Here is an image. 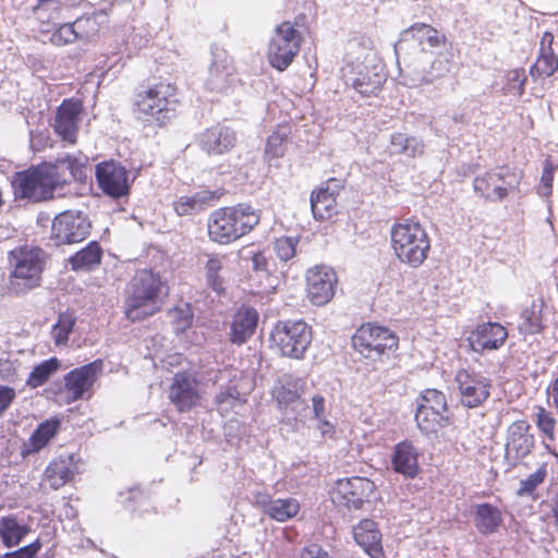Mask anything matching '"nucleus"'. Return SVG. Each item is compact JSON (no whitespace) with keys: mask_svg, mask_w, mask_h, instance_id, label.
Masks as SVG:
<instances>
[{"mask_svg":"<svg viewBox=\"0 0 558 558\" xmlns=\"http://www.w3.org/2000/svg\"><path fill=\"white\" fill-rule=\"evenodd\" d=\"M202 387L196 374L179 372L172 377L168 398L179 412H189L196 408L202 399Z\"/></svg>","mask_w":558,"mask_h":558,"instance_id":"2eb2a0df","label":"nucleus"},{"mask_svg":"<svg viewBox=\"0 0 558 558\" xmlns=\"http://www.w3.org/2000/svg\"><path fill=\"white\" fill-rule=\"evenodd\" d=\"M72 25L75 33H77L78 40H89L97 32V21L93 16L77 17Z\"/></svg>","mask_w":558,"mask_h":558,"instance_id":"09e8293b","label":"nucleus"},{"mask_svg":"<svg viewBox=\"0 0 558 558\" xmlns=\"http://www.w3.org/2000/svg\"><path fill=\"white\" fill-rule=\"evenodd\" d=\"M275 251L281 260H289L295 254V241L291 238H280L275 243Z\"/></svg>","mask_w":558,"mask_h":558,"instance_id":"3c124183","label":"nucleus"},{"mask_svg":"<svg viewBox=\"0 0 558 558\" xmlns=\"http://www.w3.org/2000/svg\"><path fill=\"white\" fill-rule=\"evenodd\" d=\"M555 166L549 159L544 162V169L541 178L542 184H553Z\"/></svg>","mask_w":558,"mask_h":558,"instance_id":"052dcab7","label":"nucleus"},{"mask_svg":"<svg viewBox=\"0 0 558 558\" xmlns=\"http://www.w3.org/2000/svg\"><path fill=\"white\" fill-rule=\"evenodd\" d=\"M270 338L283 356L302 359L312 342V329L303 320L279 322Z\"/></svg>","mask_w":558,"mask_h":558,"instance_id":"6e6552de","label":"nucleus"},{"mask_svg":"<svg viewBox=\"0 0 558 558\" xmlns=\"http://www.w3.org/2000/svg\"><path fill=\"white\" fill-rule=\"evenodd\" d=\"M418 428L425 434L437 432L448 422V408L445 395L436 389H427L421 397L415 413Z\"/></svg>","mask_w":558,"mask_h":558,"instance_id":"4468645a","label":"nucleus"},{"mask_svg":"<svg viewBox=\"0 0 558 558\" xmlns=\"http://www.w3.org/2000/svg\"><path fill=\"white\" fill-rule=\"evenodd\" d=\"M537 427L549 438L554 439L556 421L551 414L543 408L536 413Z\"/></svg>","mask_w":558,"mask_h":558,"instance_id":"8fccbe9b","label":"nucleus"},{"mask_svg":"<svg viewBox=\"0 0 558 558\" xmlns=\"http://www.w3.org/2000/svg\"><path fill=\"white\" fill-rule=\"evenodd\" d=\"M213 58L206 86L209 90L225 93L234 81L232 60L222 49L213 51Z\"/></svg>","mask_w":558,"mask_h":558,"instance_id":"4be33fe9","label":"nucleus"},{"mask_svg":"<svg viewBox=\"0 0 558 558\" xmlns=\"http://www.w3.org/2000/svg\"><path fill=\"white\" fill-rule=\"evenodd\" d=\"M46 253L36 246H21L10 252L9 289L15 294H24L41 282Z\"/></svg>","mask_w":558,"mask_h":558,"instance_id":"423d86ee","label":"nucleus"},{"mask_svg":"<svg viewBox=\"0 0 558 558\" xmlns=\"http://www.w3.org/2000/svg\"><path fill=\"white\" fill-rule=\"evenodd\" d=\"M96 180L101 191L112 197L120 198L130 192V173L121 163L109 160L96 166Z\"/></svg>","mask_w":558,"mask_h":558,"instance_id":"f3484780","label":"nucleus"},{"mask_svg":"<svg viewBox=\"0 0 558 558\" xmlns=\"http://www.w3.org/2000/svg\"><path fill=\"white\" fill-rule=\"evenodd\" d=\"M102 257V250L98 242L92 241L84 248L69 258L72 270L90 271L95 269Z\"/></svg>","mask_w":558,"mask_h":558,"instance_id":"2f4dec72","label":"nucleus"},{"mask_svg":"<svg viewBox=\"0 0 558 558\" xmlns=\"http://www.w3.org/2000/svg\"><path fill=\"white\" fill-rule=\"evenodd\" d=\"M29 529L14 515L0 518V539L7 547L19 545L27 535Z\"/></svg>","mask_w":558,"mask_h":558,"instance_id":"72a5a7b5","label":"nucleus"},{"mask_svg":"<svg viewBox=\"0 0 558 558\" xmlns=\"http://www.w3.org/2000/svg\"><path fill=\"white\" fill-rule=\"evenodd\" d=\"M542 329L541 319L537 315L532 314V317L529 318V326L526 327V331L530 333L539 332Z\"/></svg>","mask_w":558,"mask_h":558,"instance_id":"0e129e2a","label":"nucleus"},{"mask_svg":"<svg viewBox=\"0 0 558 558\" xmlns=\"http://www.w3.org/2000/svg\"><path fill=\"white\" fill-rule=\"evenodd\" d=\"M92 228L86 214L80 210H65L52 221L51 239L57 245L73 244L85 240Z\"/></svg>","mask_w":558,"mask_h":558,"instance_id":"ddd939ff","label":"nucleus"},{"mask_svg":"<svg viewBox=\"0 0 558 558\" xmlns=\"http://www.w3.org/2000/svg\"><path fill=\"white\" fill-rule=\"evenodd\" d=\"M336 197L323 191L319 187L314 190L311 194V208L315 219L325 220L329 219L336 211Z\"/></svg>","mask_w":558,"mask_h":558,"instance_id":"f704fd0d","label":"nucleus"},{"mask_svg":"<svg viewBox=\"0 0 558 558\" xmlns=\"http://www.w3.org/2000/svg\"><path fill=\"white\" fill-rule=\"evenodd\" d=\"M461 402L468 408L482 404L489 396L490 381L486 377L461 369L456 375Z\"/></svg>","mask_w":558,"mask_h":558,"instance_id":"aec40b11","label":"nucleus"},{"mask_svg":"<svg viewBox=\"0 0 558 558\" xmlns=\"http://www.w3.org/2000/svg\"><path fill=\"white\" fill-rule=\"evenodd\" d=\"M167 295L166 282L159 272L140 269L126 284L124 314L131 322H138L156 314Z\"/></svg>","mask_w":558,"mask_h":558,"instance_id":"7ed1b4c3","label":"nucleus"},{"mask_svg":"<svg viewBox=\"0 0 558 558\" xmlns=\"http://www.w3.org/2000/svg\"><path fill=\"white\" fill-rule=\"evenodd\" d=\"M375 484L365 477H351L337 481L332 493V502L348 509H360L371 498Z\"/></svg>","mask_w":558,"mask_h":558,"instance_id":"dca6fc26","label":"nucleus"},{"mask_svg":"<svg viewBox=\"0 0 558 558\" xmlns=\"http://www.w3.org/2000/svg\"><path fill=\"white\" fill-rule=\"evenodd\" d=\"M342 76L347 84L365 97L376 96L386 82L385 66L374 53H366L363 58L357 56L355 59L348 54Z\"/></svg>","mask_w":558,"mask_h":558,"instance_id":"0eeeda50","label":"nucleus"},{"mask_svg":"<svg viewBox=\"0 0 558 558\" xmlns=\"http://www.w3.org/2000/svg\"><path fill=\"white\" fill-rule=\"evenodd\" d=\"M313 414L316 420H323L325 416V398L322 395L312 397Z\"/></svg>","mask_w":558,"mask_h":558,"instance_id":"13d9d810","label":"nucleus"},{"mask_svg":"<svg viewBox=\"0 0 558 558\" xmlns=\"http://www.w3.org/2000/svg\"><path fill=\"white\" fill-rule=\"evenodd\" d=\"M288 126H278L267 138L265 146V157L268 160L280 158L286 151V142L289 137Z\"/></svg>","mask_w":558,"mask_h":558,"instance_id":"a19ab883","label":"nucleus"},{"mask_svg":"<svg viewBox=\"0 0 558 558\" xmlns=\"http://www.w3.org/2000/svg\"><path fill=\"white\" fill-rule=\"evenodd\" d=\"M102 371V362L96 360L89 364L74 368L64 376V389L70 401L86 398Z\"/></svg>","mask_w":558,"mask_h":558,"instance_id":"6ab92c4d","label":"nucleus"},{"mask_svg":"<svg viewBox=\"0 0 558 558\" xmlns=\"http://www.w3.org/2000/svg\"><path fill=\"white\" fill-rule=\"evenodd\" d=\"M553 43H554V35L551 33H544L542 39H541V44H539V51H544V52H547V51H554L553 50Z\"/></svg>","mask_w":558,"mask_h":558,"instance_id":"e2e57ef3","label":"nucleus"},{"mask_svg":"<svg viewBox=\"0 0 558 558\" xmlns=\"http://www.w3.org/2000/svg\"><path fill=\"white\" fill-rule=\"evenodd\" d=\"M298 558H333L319 544L311 543L302 547L298 553Z\"/></svg>","mask_w":558,"mask_h":558,"instance_id":"864d4df0","label":"nucleus"},{"mask_svg":"<svg viewBox=\"0 0 558 558\" xmlns=\"http://www.w3.org/2000/svg\"><path fill=\"white\" fill-rule=\"evenodd\" d=\"M218 197L217 192L199 191L191 196L180 197L174 203V210L179 216L195 215L211 205Z\"/></svg>","mask_w":558,"mask_h":558,"instance_id":"7c9ffc66","label":"nucleus"},{"mask_svg":"<svg viewBox=\"0 0 558 558\" xmlns=\"http://www.w3.org/2000/svg\"><path fill=\"white\" fill-rule=\"evenodd\" d=\"M64 11L63 0H38L33 8V13L40 23L41 32H50L51 28H54L63 20Z\"/></svg>","mask_w":558,"mask_h":558,"instance_id":"c756f323","label":"nucleus"},{"mask_svg":"<svg viewBox=\"0 0 558 558\" xmlns=\"http://www.w3.org/2000/svg\"><path fill=\"white\" fill-rule=\"evenodd\" d=\"M253 268L256 271L267 270V258L262 252L254 253L252 256Z\"/></svg>","mask_w":558,"mask_h":558,"instance_id":"680f3d73","label":"nucleus"},{"mask_svg":"<svg viewBox=\"0 0 558 558\" xmlns=\"http://www.w3.org/2000/svg\"><path fill=\"white\" fill-rule=\"evenodd\" d=\"M59 427L60 422L57 418H50L39 424L26 445L27 450L36 452L43 449L56 436Z\"/></svg>","mask_w":558,"mask_h":558,"instance_id":"c9c22d12","label":"nucleus"},{"mask_svg":"<svg viewBox=\"0 0 558 558\" xmlns=\"http://www.w3.org/2000/svg\"><path fill=\"white\" fill-rule=\"evenodd\" d=\"M199 148L208 155H223L236 144V133L225 124H216L197 137Z\"/></svg>","mask_w":558,"mask_h":558,"instance_id":"412c9836","label":"nucleus"},{"mask_svg":"<svg viewBox=\"0 0 558 558\" xmlns=\"http://www.w3.org/2000/svg\"><path fill=\"white\" fill-rule=\"evenodd\" d=\"M15 397L16 392L13 388L0 385V415L10 407Z\"/></svg>","mask_w":558,"mask_h":558,"instance_id":"4d7b16f0","label":"nucleus"},{"mask_svg":"<svg viewBox=\"0 0 558 558\" xmlns=\"http://www.w3.org/2000/svg\"><path fill=\"white\" fill-rule=\"evenodd\" d=\"M390 150L392 154H403L409 157L421 156L424 151L423 142L414 136L404 133H393L390 138Z\"/></svg>","mask_w":558,"mask_h":558,"instance_id":"4c0bfd02","label":"nucleus"},{"mask_svg":"<svg viewBox=\"0 0 558 558\" xmlns=\"http://www.w3.org/2000/svg\"><path fill=\"white\" fill-rule=\"evenodd\" d=\"M302 36L290 22H283L275 29L268 45V60L279 71L286 70L300 51Z\"/></svg>","mask_w":558,"mask_h":558,"instance_id":"9b49d317","label":"nucleus"},{"mask_svg":"<svg viewBox=\"0 0 558 558\" xmlns=\"http://www.w3.org/2000/svg\"><path fill=\"white\" fill-rule=\"evenodd\" d=\"M258 322V314L254 308L242 307L233 316L230 340L241 345L254 333Z\"/></svg>","mask_w":558,"mask_h":558,"instance_id":"c85d7f7f","label":"nucleus"},{"mask_svg":"<svg viewBox=\"0 0 558 558\" xmlns=\"http://www.w3.org/2000/svg\"><path fill=\"white\" fill-rule=\"evenodd\" d=\"M41 544L36 541L25 547H22L15 551L8 553L3 556V558H35L37 553L39 551Z\"/></svg>","mask_w":558,"mask_h":558,"instance_id":"6e6d98bb","label":"nucleus"},{"mask_svg":"<svg viewBox=\"0 0 558 558\" xmlns=\"http://www.w3.org/2000/svg\"><path fill=\"white\" fill-rule=\"evenodd\" d=\"M546 475L545 469H538L530 474L525 480L521 481L519 493L531 494L541 483L544 482Z\"/></svg>","mask_w":558,"mask_h":558,"instance_id":"603ef678","label":"nucleus"},{"mask_svg":"<svg viewBox=\"0 0 558 558\" xmlns=\"http://www.w3.org/2000/svg\"><path fill=\"white\" fill-rule=\"evenodd\" d=\"M75 325V317L71 313H61L57 323L52 326L51 337L56 345H64L68 342L69 335Z\"/></svg>","mask_w":558,"mask_h":558,"instance_id":"37998d69","label":"nucleus"},{"mask_svg":"<svg viewBox=\"0 0 558 558\" xmlns=\"http://www.w3.org/2000/svg\"><path fill=\"white\" fill-rule=\"evenodd\" d=\"M60 367L61 362L54 356L40 362L29 373L26 379V386L32 389L41 387L60 369Z\"/></svg>","mask_w":558,"mask_h":558,"instance_id":"e433bc0d","label":"nucleus"},{"mask_svg":"<svg viewBox=\"0 0 558 558\" xmlns=\"http://www.w3.org/2000/svg\"><path fill=\"white\" fill-rule=\"evenodd\" d=\"M398 336L388 328L373 324L362 325L352 337V345L366 359L376 360L384 353L397 350Z\"/></svg>","mask_w":558,"mask_h":558,"instance_id":"9d476101","label":"nucleus"},{"mask_svg":"<svg viewBox=\"0 0 558 558\" xmlns=\"http://www.w3.org/2000/svg\"><path fill=\"white\" fill-rule=\"evenodd\" d=\"M59 26L52 33L50 37V41L56 46H65L69 44H73L77 38V33H75L72 23H63L58 24Z\"/></svg>","mask_w":558,"mask_h":558,"instance_id":"de8ad7c7","label":"nucleus"},{"mask_svg":"<svg viewBox=\"0 0 558 558\" xmlns=\"http://www.w3.org/2000/svg\"><path fill=\"white\" fill-rule=\"evenodd\" d=\"M446 43L444 34L425 23L404 29L395 45L401 84L408 87L428 85L449 73L450 56L433 51Z\"/></svg>","mask_w":558,"mask_h":558,"instance_id":"f257e3e1","label":"nucleus"},{"mask_svg":"<svg viewBox=\"0 0 558 558\" xmlns=\"http://www.w3.org/2000/svg\"><path fill=\"white\" fill-rule=\"evenodd\" d=\"M508 332L498 323H486L477 326L470 337V345L475 352L497 350L506 341Z\"/></svg>","mask_w":558,"mask_h":558,"instance_id":"a878e982","label":"nucleus"},{"mask_svg":"<svg viewBox=\"0 0 558 558\" xmlns=\"http://www.w3.org/2000/svg\"><path fill=\"white\" fill-rule=\"evenodd\" d=\"M254 501L264 514L278 522H286L296 517L301 508L299 500L295 498L274 499L266 493L255 494Z\"/></svg>","mask_w":558,"mask_h":558,"instance_id":"b1692460","label":"nucleus"},{"mask_svg":"<svg viewBox=\"0 0 558 558\" xmlns=\"http://www.w3.org/2000/svg\"><path fill=\"white\" fill-rule=\"evenodd\" d=\"M82 105L78 100H64L57 109L53 129L70 144L76 143Z\"/></svg>","mask_w":558,"mask_h":558,"instance_id":"5701e85b","label":"nucleus"},{"mask_svg":"<svg viewBox=\"0 0 558 558\" xmlns=\"http://www.w3.org/2000/svg\"><path fill=\"white\" fill-rule=\"evenodd\" d=\"M258 222V213L248 205L219 208L209 215L208 235L213 242L229 244L251 232Z\"/></svg>","mask_w":558,"mask_h":558,"instance_id":"20e7f679","label":"nucleus"},{"mask_svg":"<svg viewBox=\"0 0 558 558\" xmlns=\"http://www.w3.org/2000/svg\"><path fill=\"white\" fill-rule=\"evenodd\" d=\"M523 173L507 167L496 168L473 180L474 192L488 202H501L508 194L517 190Z\"/></svg>","mask_w":558,"mask_h":558,"instance_id":"1a4fd4ad","label":"nucleus"},{"mask_svg":"<svg viewBox=\"0 0 558 558\" xmlns=\"http://www.w3.org/2000/svg\"><path fill=\"white\" fill-rule=\"evenodd\" d=\"M553 511H554V515L558 522V494H557V497H556V500H555V506L553 508Z\"/></svg>","mask_w":558,"mask_h":558,"instance_id":"774afa93","label":"nucleus"},{"mask_svg":"<svg viewBox=\"0 0 558 558\" xmlns=\"http://www.w3.org/2000/svg\"><path fill=\"white\" fill-rule=\"evenodd\" d=\"M474 523L482 534H492L501 525L500 510L490 504H481L475 508Z\"/></svg>","mask_w":558,"mask_h":558,"instance_id":"473e14b6","label":"nucleus"},{"mask_svg":"<svg viewBox=\"0 0 558 558\" xmlns=\"http://www.w3.org/2000/svg\"><path fill=\"white\" fill-rule=\"evenodd\" d=\"M216 403L220 407H233L240 401V392L234 387H229L227 390L219 392L216 398Z\"/></svg>","mask_w":558,"mask_h":558,"instance_id":"5fc2aeb1","label":"nucleus"},{"mask_svg":"<svg viewBox=\"0 0 558 558\" xmlns=\"http://www.w3.org/2000/svg\"><path fill=\"white\" fill-rule=\"evenodd\" d=\"M170 319L175 324V331L185 330L192 323L193 312L189 304H181L169 312Z\"/></svg>","mask_w":558,"mask_h":558,"instance_id":"49530a36","label":"nucleus"},{"mask_svg":"<svg viewBox=\"0 0 558 558\" xmlns=\"http://www.w3.org/2000/svg\"><path fill=\"white\" fill-rule=\"evenodd\" d=\"M226 260V255H213L205 265L207 284L216 292L223 290L225 280L221 271L225 268Z\"/></svg>","mask_w":558,"mask_h":558,"instance_id":"ea45409f","label":"nucleus"},{"mask_svg":"<svg viewBox=\"0 0 558 558\" xmlns=\"http://www.w3.org/2000/svg\"><path fill=\"white\" fill-rule=\"evenodd\" d=\"M73 477L70 463L63 459L53 460L45 470V478L53 489L63 486Z\"/></svg>","mask_w":558,"mask_h":558,"instance_id":"58836bf2","label":"nucleus"},{"mask_svg":"<svg viewBox=\"0 0 558 558\" xmlns=\"http://www.w3.org/2000/svg\"><path fill=\"white\" fill-rule=\"evenodd\" d=\"M303 386L304 381L301 379H296L292 387H290V383L282 385L276 392L277 401L286 405L296 402L303 391Z\"/></svg>","mask_w":558,"mask_h":558,"instance_id":"a18cd8bd","label":"nucleus"},{"mask_svg":"<svg viewBox=\"0 0 558 558\" xmlns=\"http://www.w3.org/2000/svg\"><path fill=\"white\" fill-rule=\"evenodd\" d=\"M318 421V428L320 429L323 435L329 434L332 432V425L326 420L324 416L323 420Z\"/></svg>","mask_w":558,"mask_h":558,"instance_id":"69168bd1","label":"nucleus"},{"mask_svg":"<svg viewBox=\"0 0 558 558\" xmlns=\"http://www.w3.org/2000/svg\"><path fill=\"white\" fill-rule=\"evenodd\" d=\"M526 75L523 69L511 70L506 74V83L502 90L506 95L521 97L524 93Z\"/></svg>","mask_w":558,"mask_h":558,"instance_id":"c03bdc74","label":"nucleus"},{"mask_svg":"<svg viewBox=\"0 0 558 558\" xmlns=\"http://www.w3.org/2000/svg\"><path fill=\"white\" fill-rule=\"evenodd\" d=\"M306 282L308 299L314 305L320 306L332 299L337 275L330 267L315 266L307 271Z\"/></svg>","mask_w":558,"mask_h":558,"instance_id":"a211bd4d","label":"nucleus"},{"mask_svg":"<svg viewBox=\"0 0 558 558\" xmlns=\"http://www.w3.org/2000/svg\"><path fill=\"white\" fill-rule=\"evenodd\" d=\"M553 191V184H542L539 186V194L543 196H549Z\"/></svg>","mask_w":558,"mask_h":558,"instance_id":"338daca9","label":"nucleus"},{"mask_svg":"<svg viewBox=\"0 0 558 558\" xmlns=\"http://www.w3.org/2000/svg\"><path fill=\"white\" fill-rule=\"evenodd\" d=\"M392 469L405 477L413 478L418 472V451L411 441L395 446L391 457Z\"/></svg>","mask_w":558,"mask_h":558,"instance_id":"cd10ccee","label":"nucleus"},{"mask_svg":"<svg viewBox=\"0 0 558 558\" xmlns=\"http://www.w3.org/2000/svg\"><path fill=\"white\" fill-rule=\"evenodd\" d=\"M558 70V58L554 51H539L536 62L531 66L530 74L534 80L549 77Z\"/></svg>","mask_w":558,"mask_h":558,"instance_id":"79ce46f5","label":"nucleus"},{"mask_svg":"<svg viewBox=\"0 0 558 558\" xmlns=\"http://www.w3.org/2000/svg\"><path fill=\"white\" fill-rule=\"evenodd\" d=\"M390 238L392 250L401 263L417 268L427 258L430 241L421 223L410 219L395 223Z\"/></svg>","mask_w":558,"mask_h":558,"instance_id":"39448f33","label":"nucleus"},{"mask_svg":"<svg viewBox=\"0 0 558 558\" xmlns=\"http://www.w3.org/2000/svg\"><path fill=\"white\" fill-rule=\"evenodd\" d=\"M355 542L371 558H383L381 534L373 520H362L353 530Z\"/></svg>","mask_w":558,"mask_h":558,"instance_id":"bb28decb","label":"nucleus"},{"mask_svg":"<svg viewBox=\"0 0 558 558\" xmlns=\"http://www.w3.org/2000/svg\"><path fill=\"white\" fill-rule=\"evenodd\" d=\"M90 172L87 156L70 155L44 162L14 174V195L31 202H43L64 197L71 193V183L85 182Z\"/></svg>","mask_w":558,"mask_h":558,"instance_id":"f03ea898","label":"nucleus"},{"mask_svg":"<svg viewBox=\"0 0 558 558\" xmlns=\"http://www.w3.org/2000/svg\"><path fill=\"white\" fill-rule=\"evenodd\" d=\"M341 181L338 179H330L325 184L319 186L320 190L327 191L328 193H331L332 196L337 198L340 191L342 190Z\"/></svg>","mask_w":558,"mask_h":558,"instance_id":"bf43d9fd","label":"nucleus"},{"mask_svg":"<svg viewBox=\"0 0 558 558\" xmlns=\"http://www.w3.org/2000/svg\"><path fill=\"white\" fill-rule=\"evenodd\" d=\"M177 102L174 88L170 84L159 83L138 95L136 100L140 112L149 116L162 125L173 116Z\"/></svg>","mask_w":558,"mask_h":558,"instance_id":"f8f14e48","label":"nucleus"},{"mask_svg":"<svg viewBox=\"0 0 558 558\" xmlns=\"http://www.w3.org/2000/svg\"><path fill=\"white\" fill-rule=\"evenodd\" d=\"M530 425L526 421H517L508 428L506 442V458L517 462L526 457L534 445L533 435L529 433Z\"/></svg>","mask_w":558,"mask_h":558,"instance_id":"393cba45","label":"nucleus"}]
</instances>
